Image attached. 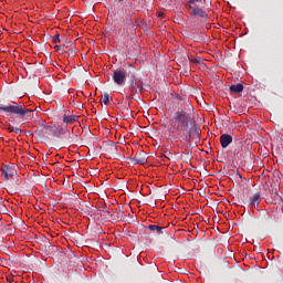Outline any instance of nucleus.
<instances>
[{
	"label": "nucleus",
	"mask_w": 283,
	"mask_h": 283,
	"mask_svg": "<svg viewBox=\"0 0 283 283\" xmlns=\"http://www.w3.org/2000/svg\"><path fill=\"white\" fill-rule=\"evenodd\" d=\"M193 106L188 105L187 111L178 108L170 118V127L172 132L171 138L174 143H191V138H200L202 130L193 120Z\"/></svg>",
	"instance_id": "f257e3e1"
},
{
	"label": "nucleus",
	"mask_w": 283,
	"mask_h": 283,
	"mask_svg": "<svg viewBox=\"0 0 283 283\" xmlns=\"http://www.w3.org/2000/svg\"><path fill=\"white\" fill-rule=\"evenodd\" d=\"M0 112L4 114H10L11 116H17V118H22L23 120H32L34 116V111L25 107L23 104H18L13 102V105L0 104Z\"/></svg>",
	"instance_id": "f03ea898"
},
{
	"label": "nucleus",
	"mask_w": 283,
	"mask_h": 283,
	"mask_svg": "<svg viewBox=\"0 0 283 283\" xmlns=\"http://www.w3.org/2000/svg\"><path fill=\"white\" fill-rule=\"evenodd\" d=\"M140 92H143V84H140V81H138V77H136V75H130V81L128 85L129 96H126V98H133L134 101H138L140 96L137 94H140Z\"/></svg>",
	"instance_id": "7ed1b4c3"
},
{
	"label": "nucleus",
	"mask_w": 283,
	"mask_h": 283,
	"mask_svg": "<svg viewBox=\"0 0 283 283\" xmlns=\"http://www.w3.org/2000/svg\"><path fill=\"white\" fill-rule=\"evenodd\" d=\"M127 80V71L125 69H118L113 72V81L119 87L125 85V81Z\"/></svg>",
	"instance_id": "20e7f679"
},
{
	"label": "nucleus",
	"mask_w": 283,
	"mask_h": 283,
	"mask_svg": "<svg viewBox=\"0 0 283 283\" xmlns=\"http://www.w3.org/2000/svg\"><path fill=\"white\" fill-rule=\"evenodd\" d=\"M188 8L189 10H191L192 17H198L199 19H203V21H207V19H209V14H207V11L198 7V4H189Z\"/></svg>",
	"instance_id": "39448f33"
},
{
	"label": "nucleus",
	"mask_w": 283,
	"mask_h": 283,
	"mask_svg": "<svg viewBox=\"0 0 283 283\" xmlns=\"http://www.w3.org/2000/svg\"><path fill=\"white\" fill-rule=\"evenodd\" d=\"M0 176L4 180H10V178H14V176H17V170L10 166L4 165L0 168Z\"/></svg>",
	"instance_id": "423d86ee"
},
{
	"label": "nucleus",
	"mask_w": 283,
	"mask_h": 283,
	"mask_svg": "<svg viewBox=\"0 0 283 283\" xmlns=\"http://www.w3.org/2000/svg\"><path fill=\"white\" fill-rule=\"evenodd\" d=\"M133 160H135V165H145V163H147V153L140 150L135 155Z\"/></svg>",
	"instance_id": "0eeeda50"
},
{
	"label": "nucleus",
	"mask_w": 283,
	"mask_h": 283,
	"mask_svg": "<svg viewBox=\"0 0 283 283\" xmlns=\"http://www.w3.org/2000/svg\"><path fill=\"white\" fill-rule=\"evenodd\" d=\"M220 143L222 149H227V147H229L231 143H233V137L229 134H223L220 136Z\"/></svg>",
	"instance_id": "6e6552de"
},
{
	"label": "nucleus",
	"mask_w": 283,
	"mask_h": 283,
	"mask_svg": "<svg viewBox=\"0 0 283 283\" xmlns=\"http://www.w3.org/2000/svg\"><path fill=\"white\" fill-rule=\"evenodd\" d=\"M262 202V193L255 192L250 197V205H260Z\"/></svg>",
	"instance_id": "1a4fd4ad"
},
{
	"label": "nucleus",
	"mask_w": 283,
	"mask_h": 283,
	"mask_svg": "<svg viewBox=\"0 0 283 283\" xmlns=\"http://www.w3.org/2000/svg\"><path fill=\"white\" fill-rule=\"evenodd\" d=\"M76 120H78V117L76 115H63V123H65V125L76 123Z\"/></svg>",
	"instance_id": "9d476101"
},
{
	"label": "nucleus",
	"mask_w": 283,
	"mask_h": 283,
	"mask_svg": "<svg viewBox=\"0 0 283 283\" xmlns=\"http://www.w3.org/2000/svg\"><path fill=\"white\" fill-rule=\"evenodd\" d=\"M230 92H232L233 94H242V92H244V85L233 84L230 86Z\"/></svg>",
	"instance_id": "9b49d317"
},
{
	"label": "nucleus",
	"mask_w": 283,
	"mask_h": 283,
	"mask_svg": "<svg viewBox=\"0 0 283 283\" xmlns=\"http://www.w3.org/2000/svg\"><path fill=\"white\" fill-rule=\"evenodd\" d=\"M148 229H149V231H155L159 235H163V233H165V227L150 224V226H148Z\"/></svg>",
	"instance_id": "f8f14e48"
},
{
	"label": "nucleus",
	"mask_w": 283,
	"mask_h": 283,
	"mask_svg": "<svg viewBox=\"0 0 283 283\" xmlns=\"http://www.w3.org/2000/svg\"><path fill=\"white\" fill-rule=\"evenodd\" d=\"M112 96L108 95V93H104L102 96L101 102L104 103L105 105H109V102H112Z\"/></svg>",
	"instance_id": "ddd939ff"
},
{
	"label": "nucleus",
	"mask_w": 283,
	"mask_h": 283,
	"mask_svg": "<svg viewBox=\"0 0 283 283\" xmlns=\"http://www.w3.org/2000/svg\"><path fill=\"white\" fill-rule=\"evenodd\" d=\"M106 151H108V154H111L112 156L116 155V144L112 143L108 145Z\"/></svg>",
	"instance_id": "4468645a"
},
{
	"label": "nucleus",
	"mask_w": 283,
	"mask_h": 283,
	"mask_svg": "<svg viewBox=\"0 0 283 283\" xmlns=\"http://www.w3.org/2000/svg\"><path fill=\"white\" fill-rule=\"evenodd\" d=\"M207 0H189V6H198V3H205Z\"/></svg>",
	"instance_id": "2eb2a0df"
},
{
	"label": "nucleus",
	"mask_w": 283,
	"mask_h": 283,
	"mask_svg": "<svg viewBox=\"0 0 283 283\" xmlns=\"http://www.w3.org/2000/svg\"><path fill=\"white\" fill-rule=\"evenodd\" d=\"M57 132H59V134H67V132H70L69 129H67V126H59L57 127Z\"/></svg>",
	"instance_id": "dca6fc26"
},
{
	"label": "nucleus",
	"mask_w": 283,
	"mask_h": 283,
	"mask_svg": "<svg viewBox=\"0 0 283 283\" xmlns=\"http://www.w3.org/2000/svg\"><path fill=\"white\" fill-rule=\"evenodd\" d=\"M54 50H55L56 52H61L62 54H63V52H65V51L63 50V46H61V45H55V46H54Z\"/></svg>",
	"instance_id": "f3484780"
},
{
	"label": "nucleus",
	"mask_w": 283,
	"mask_h": 283,
	"mask_svg": "<svg viewBox=\"0 0 283 283\" xmlns=\"http://www.w3.org/2000/svg\"><path fill=\"white\" fill-rule=\"evenodd\" d=\"M53 43H61V38L59 35H54Z\"/></svg>",
	"instance_id": "a211bd4d"
},
{
	"label": "nucleus",
	"mask_w": 283,
	"mask_h": 283,
	"mask_svg": "<svg viewBox=\"0 0 283 283\" xmlns=\"http://www.w3.org/2000/svg\"><path fill=\"white\" fill-rule=\"evenodd\" d=\"M12 130L14 134H21V128H19V127H13Z\"/></svg>",
	"instance_id": "6ab92c4d"
},
{
	"label": "nucleus",
	"mask_w": 283,
	"mask_h": 283,
	"mask_svg": "<svg viewBox=\"0 0 283 283\" xmlns=\"http://www.w3.org/2000/svg\"><path fill=\"white\" fill-rule=\"evenodd\" d=\"M274 198H276L277 200H282V197L280 196V193H277V191H275L273 193Z\"/></svg>",
	"instance_id": "aec40b11"
},
{
	"label": "nucleus",
	"mask_w": 283,
	"mask_h": 283,
	"mask_svg": "<svg viewBox=\"0 0 283 283\" xmlns=\"http://www.w3.org/2000/svg\"><path fill=\"white\" fill-rule=\"evenodd\" d=\"M7 281H8L9 283L14 282V276H7Z\"/></svg>",
	"instance_id": "412c9836"
},
{
	"label": "nucleus",
	"mask_w": 283,
	"mask_h": 283,
	"mask_svg": "<svg viewBox=\"0 0 283 283\" xmlns=\"http://www.w3.org/2000/svg\"><path fill=\"white\" fill-rule=\"evenodd\" d=\"M7 129H8V132H10V133H13L14 130V127L12 126V125H9L8 127H7Z\"/></svg>",
	"instance_id": "4be33fe9"
},
{
	"label": "nucleus",
	"mask_w": 283,
	"mask_h": 283,
	"mask_svg": "<svg viewBox=\"0 0 283 283\" xmlns=\"http://www.w3.org/2000/svg\"><path fill=\"white\" fill-rule=\"evenodd\" d=\"M63 46H64V48H71V46H72V42H65V43L63 44Z\"/></svg>",
	"instance_id": "5701e85b"
},
{
	"label": "nucleus",
	"mask_w": 283,
	"mask_h": 283,
	"mask_svg": "<svg viewBox=\"0 0 283 283\" xmlns=\"http://www.w3.org/2000/svg\"><path fill=\"white\" fill-rule=\"evenodd\" d=\"M191 63H197V64H200V59H195V60H191Z\"/></svg>",
	"instance_id": "b1692460"
},
{
	"label": "nucleus",
	"mask_w": 283,
	"mask_h": 283,
	"mask_svg": "<svg viewBox=\"0 0 283 283\" xmlns=\"http://www.w3.org/2000/svg\"><path fill=\"white\" fill-rule=\"evenodd\" d=\"M174 155L171 154V153H167L166 155H165V158H170V157H172Z\"/></svg>",
	"instance_id": "393cba45"
},
{
	"label": "nucleus",
	"mask_w": 283,
	"mask_h": 283,
	"mask_svg": "<svg viewBox=\"0 0 283 283\" xmlns=\"http://www.w3.org/2000/svg\"><path fill=\"white\" fill-rule=\"evenodd\" d=\"M158 17H161V18H163V17H165V13L159 12V13H158Z\"/></svg>",
	"instance_id": "a878e982"
}]
</instances>
